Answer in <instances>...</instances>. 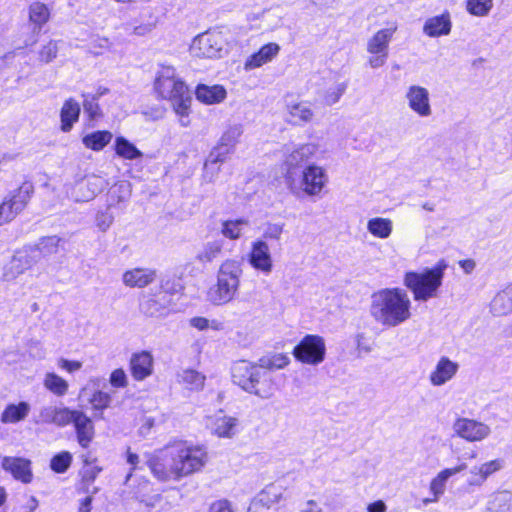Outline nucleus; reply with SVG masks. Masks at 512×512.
<instances>
[{
    "mask_svg": "<svg viewBox=\"0 0 512 512\" xmlns=\"http://www.w3.org/2000/svg\"><path fill=\"white\" fill-rule=\"evenodd\" d=\"M411 301L400 288L381 289L371 296L370 314L379 324L396 327L411 316Z\"/></svg>",
    "mask_w": 512,
    "mask_h": 512,
    "instance_id": "f257e3e1",
    "label": "nucleus"
},
{
    "mask_svg": "<svg viewBox=\"0 0 512 512\" xmlns=\"http://www.w3.org/2000/svg\"><path fill=\"white\" fill-rule=\"evenodd\" d=\"M154 89L159 97L171 102L174 112L180 117L181 126L187 127L190 124L192 96L186 84L176 76L173 67H161L154 81Z\"/></svg>",
    "mask_w": 512,
    "mask_h": 512,
    "instance_id": "f03ea898",
    "label": "nucleus"
},
{
    "mask_svg": "<svg viewBox=\"0 0 512 512\" xmlns=\"http://www.w3.org/2000/svg\"><path fill=\"white\" fill-rule=\"evenodd\" d=\"M447 267L446 261L442 259L432 268L405 273L404 285L412 292L415 301L426 302L438 296Z\"/></svg>",
    "mask_w": 512,
    "mask_h": 512,
    "instance_id": "7ed1b4c3",
    "label": "nucleus"
},
{
    "mask_svg": "<svg viewBox=\"0 0 512 512\" xmlns=\"http://www.w3.org/2000/svg\"><path fill=\"white\" fill-rule=\"evenodd\" d=\"M242 274V263L239 260H224L217 270L215 285L208 291V300L214 305L231 302L239 291Z\"/></svg>",
    "mask_w": 512,
    "mask_h": 512,
    "instance_id": "20e7f679",
    "label": "nucleus"
},
{
    "mask_svg": "<svg viewBox=\"0 0 512 512\" xmlns=\"http://www.w3.org/2000/svg\"><path fill=\"white\" fill-rule=\"evenodd\" d=\"M233 382L244 391L255 394L262 399H269L273 395V388L260 365L242 360L233 364L231 368Z\"/></svg>",
    "mask_w": 512,
    "mask_h": 512,
    "instance_id": "39448f33",
    "label": "nucleus"
},
{
    "mask_svg": "<svg viewBox=\"0 0 512 512\" xmlns=\"http://www.w3.org/2000/svg\"><path fill=\"white\" fill-rule=\"evenodd\" d=\"M286 184L294 193H300L316 197L320 196L329 182L326 169L315 163L306 165L295 174L292 179H286Z\"/></svg>",
    "mask_w": 512,
    "mask_h": 512,
    "instance_id": "423d86ee",
    "label": "nucleus"
},
{
    "mask_svg": "<svg viewBox=\"0 0 512 512\" xmlns=\"http://www.w3.org/2000/svg\"><path fill=\"white\" fill-rule=\"evenodd\" d=\"M170 447L182 478L201 471L208 461L207 452L201 446L176 443Z\"/></svg>",
    "mask_w": 512,
    "mask_h": 512,
    "instance_id": "0eeeda50",
    "label": "nucleus"
},
{
    "mask_svg": "<svg viewBox=\"0 0 512 512\" xmlns=\"http://www.w3.org/2000/svg\"><path fill=\"white\" fill-rule=\"evenodd\" d=\"M397 30L398 24L392 22L387 27L376 31L367 40L366 51L370 54L368 64L371 68L377 69L385 65L389 53V44Z\"/></svg>",
    "mask_w": 512,
    "mask_h": 512,
    "instance_id": "6e6552de",
    "label": "nucleus"
},
{
    "mask_svg": "<svg viewBox=\"0 0 512 512\" xmlns=\"http://www.w3.org/2000/svg\"><path fill=\"white\" fill-rule=\"evenodd\" d=\"M32 194L33 186L30 183H23L10 192L0 202V226L12 222L26 208Z\"/></svg>",
    "mask_w": 512,
    "mask_h": 512,
    "instance_id": "1a4fd4ad",
    "label": "nucleus"
},
{
    "mask_svg": "<svg viewBox=\"0 0 512 512\" xmlns=\"http://www.w3.org/2000/svg\"><path fill=\"white\" fill-rule=\"evenodd\" d=\"M153 476L162 482L180 481L182 479L178 464L169 446L156 451L147 461Z\"/></svg>",
    "mask_w": 512,
    "mask_h": 512,
    "instance_id": "9d476101",
    "label": "nucleus"
},
{
    "mask_svg": "<svg viewBox=\"0 0 512 512\" xmlns=\"http://www.w3.org/2000/svg\"><path fill=\"white\" fill-rule=\"evenodd\" d=\"M191 54L199 58H217L227 53V41L222 31H208L194 38Z\"/></svg>",
    "mask_w": 512,
    "mask_h": 512,
    "instance_id": "9b49d317",
    "label": "nucleus"
},
{
    "mask_svg": "<svg viewBox=\"0 0 512 512\" xmlns=\"http://www.w3.org/2000/svg\"><path fill=\"white\" fill-rule=\"evenodd\" d=\"M319 151V144L314 142L298 144L286 155L283 162L284 177L292 179L309 160L316 157Z\"/></svg>",
    "mask_w": 512,
    "mask_h": 512,
    "instance_id": "f8f14e48",
    "label": "nucleus"
},
{
    "mask_svg": "<svg viewBox=\"0 0 512 512\" xmlns=\"http://www.w3.org/2000/svg\"><path fill=\"white\" fill-rule=\"evenodd\" d=\"M455 436L467 442H481L491 434V427L484 422L467 417H457L452 424Z\"/></svg>",
    "mask_w": 512,
    "mask_h": 512,
    "instance_id": "ddd939ff",
    "label": "nucleus"
},
{
    "mask_svg": "<svg viewBox=\"0 0 512 512\" xmlns=\"http://www.w3.org/2000/svg\"><path fill=\"white\" fill-rule=\"evenodd\" d=\"M407 105L411 111L421 118H428L432 115L430 93L427 88L420 85H411L405 93Z\"/></svg>",
    "mask_w": 512,
    "mask_h": 512,
    "instance_id": "4468645a",
    "label": "nucleus"
},
{
    "mask_svg": "<svg viewBox=\"0 0 512 512\" xmlns=\"http://www.w3.org/2000/svg\"><path fill=\"white\" fill-rule=\"evenodd\" d=\"M104 186V180L98 176H91L75 183L67 193L75 202H88L100 193Z\"/></svg>",
    "mask_w": 512,
    "mask_h": 512,
    "instance_id": "2eb2a0df",
    "label": "nucleus"
},
{
    "mask_svg": "<svg viewBox=\"0 0 512 512\" xmlns=\"http://www.w3.org/2000/svg\"><path fill=\"white\" fill-rule=\"evenodd\" d=\"M250 265L265 275L271 273L273 269V260L268 244L263 240H256L252 243L249 253Z\"/></svg>",
    "mask_w": 512,
    "mask_h": 512,
    "instance_id": "dca6fc26",
    "label": "nucleus"
},
{
    "mask_svg": "<svg viewBox=\"0 0 512 512\" xmlns=\"http://www.w3.org/2000/svg\"><path fill=\"white\" fill-rule=\"evenodd\" d=\"M157 272L152 268H133L122 275L123 284L130 288H144L156 279Z\"/></svg>",
    "mask_w": 512,
    "mask_h": 512,
    "instance_id": "f3484780",
    "label": "nucleus"
},
{
    "mask_svg": "<svg viewBox=\"0 0 512 512\" xmlns=\"http://www.w3.org/2000/svg\"><path fill=\"white\" fill-rule=\"evenodd\" d=\"M467 468L466 463H461L453 468H446L440 471L430 482V492L433 495L432 499H425L424 503L436 502L445 492L446 483L448 479Z\"/></svg>",
    "mask_w": 512,
    "mask_h": 512,
    "instance_id": "a211bd4d",
    "label": "nucleus"
},
{
    "mask_svg": "<svg viewBox=\"0 0 512 512\" xmlns=\"http://www.w3.org/2000/svg\"><path fill=\"white\" fill-rule=\"evenodd\" d=\"M451 29L452 21L448 11L428 18L423 25V33L432 38L447 36L450 34Z\"/></svg>",
    "mask_w": 512,
    "mask_h": 512,
    "instance_id": "6ab92c4d",
    "label": "nucleus"
},
{
    "mask_svg": "<svg viewBox=\"0 0 512 512\" xmlns=\"http://www.w3.org/2000/svg\"><path fill=\"white\" fill-rule=\"evenodd\" d=\"M34 264L32 257L24 251L17 252L3 270V279L12 281L30 269Z\"/></svg>",
    "mask_w": 512,
    "mask_h": 512,
    "instance_id": "aec40b11",
    "label": "nucleus"
},
{
    "mask_svg": "<svg viewBox=\"0 0 512 512\" xmlns=\"http://www.w3.org/2000/svg\"><path fill=\"white\" fill-rule=\"evenodd\" d=\"M279 51L280 46L277 43L265 44L245 60L244 70L251 71L270 63L278 55Z\"/></svg>",
    "mask_w": 512,
    "mask_h": 512,
    "instance_id": "412c9836",
    "label": "nucleus"
},
{
    "mask_svg": "<svg viewBox=\"0 0 512 512\" xmlns=\"http://www.w3.org/2000/svg\"><path fill=\"white\" fill-rule=\"evenodd\" d=\"M30 464L29 460L18 457H4L2 460L3 469L10 472L15 479L26 484L30 483L33 478Z\"/></svg>",
    "mask_w": 512,
    "mask_h": 512,
    "instance_id": "4be33fe9",
    "label": "nucleus"
},
{
    "mask_svg": "<svg viewBox=\"0 0 512 512\" xmlns=\"http://www.w3.org/2000/svg\"><path fill=\"white\" fill-rule=\"evenodd\" d=\"M237 419L219 412L208 418L207 426L218 437L231 438L236 433Z\"/></svg>",
    "mask_w": 512,
    "mask_h": 512,
    "instance_id": "5701e85b",
    "label": "nucleus"
},
{
    "mask_svg": "<svg viewBox=\"0 0 512 512\" xmlns=\"http://www.w3.org/2000/svg\"><path fill=\"white\" fill-rule=\"evenodd\" d=\"M458 371V364L447 357H442L430 373L429 379L432 385L442 386L450 381Z\"/></svg>",
    "mask_w": 512,
    "mask_h": 512,
    "instance_id": "b1692460",
    "label": "nucleus"
},
{
    "mask_svg": "<svg viewBox=\"0 0 512 512\" xmlns=\"http://www.w3.org/2000/svg\"><path fill=\"white\" fill-rule=\"evenodd\" d=\"M229 153L230 149L220 144L210 152L204 164V178L207 181L212 182L214 180L220 171L219 165L226 161Z\"/></svg>",
    "mask_w": 512,
    "mask_h": 512,
    "instance_id": "393cba45",
    "label": "nucleus"
},
{
    "mask_svg": "<svg viewBox=\"0 0 512 512\" xmlns=\"http://www.w3.org/2000/svg\"><path fill=\"white\" fill-rule=\"evenodd\" d=\"M72 423L75 426L79 444L86 448L94 436V426L91 419L82 411L76 410Z\"/></svg>",
    "mask_w": 512,
    "mask_h": 512,
    "instance_id": "a878e982",
    "label": "nucleus"
},
{
    "mask_svg": "<svg viewBox=\"0 0 512 512\" xmlns=\"http://www.w3.org/2000/svg\"><path fill=\"white\" fill-rule=\"evenodd\" d=\"M198 101L206 105H214L223 102L227 97V91L222 85L199 84L195 90Z\"/></svg>",
    "mask_w": 512,
    "mask_h": 512,
    "instance_id": "bb28decb",
    "label": "nucleus"
},
{
    "mask_svg": "<svg viewBox=\"0 0 512 512\" xmlns=\"http://www.w3.org/2000/svg\"><path fill=\"white\" fill-rule=\"evenodd\" d=\"M80 104L73 98L64 101L60 110V129L62 132H70L80 116Z\"/></svg>",
    "mask_w": 512,
    "mask_h": 512,
    "instance_id": "cd10ccee",
    "label": "nucleus"
},
{
    "mask_svg": "<svg viewBox=\"0 0 512 512\" xmlns=\"http://www.w3.org/2000/svg\"><path fill=\"white\" fill-rule=\"evenodd\" d=\"M504 466L503 459H494L488 462L481 464L480 466H475L471 469L470 474L471 478L468 480V483L473 486L482 485L486 479L494 474L495 472L501 470Z\"/></svg>",
    "mask_w": 512,
    "mask_h": 512,
    "instance_id": "c85d7f7f",
    "label": "nucleus"
},
{
    "mask_svg": "<svg viewBox=\"0 0 512 512\" xmlns=\"http://www.w3.org/2000/svg\"><path fill=\"white\" fill-rule=\"evenodd\" d=\"M290 122L294 125L309 123L314 118V110L307 101L292 102L287 105Z\"/></svg>",
    "mask_w": 512,
    "mask_h": 512,
    "instance_id": "c756f323",
    "label": "nucleus"
},
{
    "mask_svg": "<svg viewBox=\"0 0 512 512\" xmlns=\"http://www.w3.org/2000/svg\"><path fill=\"white\" fill-rule=\"evenodd\" d=\"M130 370L137 381L144 380L152 374L153 358L151 354H133L130 360Z\"/></svg>",
    "mask_w": 512,
    "mask_h": 512,
    "instance_id": "7c9ffc66",
    "label": "nucleus"
},
{
    "mask_svg": "<svg viewBox=\"0 0 512 512\" xmlns=\"http://www.w3.org/2000/svg\"><path fill=\"white\" fill-rule=\"evenodd\" d=\"M31 406L27 402L9 404L1 414V422L4 424H15L23 421L29 414Z\"/></svg>",
    "mask_w": 512,
    "mask_h": 512,
    "instance_id": "2f4dec72",
    "label": "nucleus"
},
{
    "mask_svg": "<svg viewBox=\"0 0 512 512\" xmlns=\"http://www.w3.org/2000/svg\"><path fill=\"white\" fill-rule=\"evenodd\" d=\"M285 488L281 485L271 484L261 490L254 498L269 510H272L280 501L284 499Z\"/></svg>",
    "mask_w": 512,
    "mask_h": 512,
    "instance_id": "473e14b6",
    "label": "nucleus"
},
{
    "mask_svg": "<svg viewBox=\"0 0 512 512\" xmlns=\"http://www.w3.org/2000/svg\"><path fill=\"white\" fill-rule=\"evenodd\" d=\"M491 310L497 315H506L512 311V283L498 292L491 302Z\"/></svg>",
    "mask_w": 512,
    "mask_h": 512,
    "instance_id": "72a5a7b5",
    "label": "nucleus"
},
{
    "mask_svg": "<svg viewBox=\"0 0 512 512\" xmlns=\"http://www.w3.org/2000/svg\"><path fill=\"white\" fill-rule=\"evenodd\" d=\"M512 509V492L501 490L493 493L486 505L488 512H509Z\"/></svg>",
    "mask_w": 512,
    "mask_h": 512,
    "instance_id": "f704fd0d",
    "label": "nucleus"
},
{
    "mask_svg": "<svg viewBox=\"0 0 512 512\" xmlns=\"http://www.w3.org/2000/svg\"><path fill=\"white\" fill-rule=\"evenodd\" d=\"M367 231L379 239H387L393 232V221L389 218L374 217L367 221Z\"/></svg>",
    "mask_w": 512,
    "mask_h": 512,
    "instance_id": "c9c22d12",
    "label": "nucleus"
},
{
    "mask_svg": "<svg viewBox=\"0 0 512 512\" xmlns=\"http://www.w3.org/2000/svg\"><path fill=\"white\" fill-rule=\"evenodd\" d=\"M178 382L190 391L203 389L206 377L194 369H183L178 373Z\"/></svg>",
    "mask_w": 512,
    "mask_h": 512,
    "instance_id": "e433bc0d",
    "label": "nucleus"
},
{
    "mask_svg": "<svg viewBox=\"0 0 512 512\" xmlns=\"http://www.w3.org/2000/svg\"><path fill=\"white\" fill-rule=\"evenodd\" d=\"M50 10L41 2H34L29 6V21L33 24V31L39 33L49 21Z\"/></svg>",
    "mask_w": 512,
    "mask_h": 512,
    "instance_id": "4c0bfd02",
    "label": "nucleus"
},
{
    "mask_svg": "<svg viewBox=\"0 0 512 512\" xmlns=\"http://www.w3.org/2000/svg\"><path fill=\"white\" fill-rule=\"evenodd\" d=\"M114 150L117 156L125 160H136L143 156V153L123 136L116 137Z\"/></svg>",
    "mask_w": 512,
    "mask_h": 512,
    "instance_id": "58836bf2",
    "label": "nucleus"
},
{
    "mask_svg": "<svg viewBox=\"0 0 512 512\" xmlns=\"http://www.w3.org/2000/svg\"><path fill=\"white\" fill-rule=\"evenodd\" d=\"M113 135L109 131H95L83 137L82 142L86 148L100 151L111 142Z\"/></svg>",
    "mask_w": 512,
    "mask_h": 512,
    "instance_id": "ea45409f",
    "label": "nucleus"
},
{
    "mask_svg": "<svg viewBox=\"0 0 512 512\" xmlns=\"http://www.w3.org/2000/svg\"><path fill=\"white\" fill-rule=\"evenodd\" d=\"M325 349L326 345L323 337L309 334L293 348L292 352H325Z\"/></svg>",
    "mask_w": 512,
    "mask_h": 512,
    "instance_id": "a19ab883",
    "label": "nucleus"
},
{
    "mask_svg": "<svg viewBox=\"0 0 512 512\" xmlns=\"http://www.w3.org/2000/svg\"><path fill=\"white\" fill-rule=\"evenodd\" d=\"M248 225L249 222L245 219L226 220L222 223L221 233L230 240H237L242 236L244 228Z\"/></svg>",
    "mask_w": 512,
    "mask_h": 512,
    "instance_id": "79ce46f5",
    "label": "nucleus"
},
{
    "mask_svg": "<svg viewBox=\"0 0 512 512\" xmlns=\"http://www.w3.org/2000/svg\"><path fill=\"white\" fill-rule=\"evenodd\" d=\"M223 243L220 240L207 242L197 253L196 259L200 263H210L216 259L222 252Z\"/></svg>",
    "mask_w": 512,
    "mask_h": 512,
    "instance_id": "37998d69",
    "label": "nucleus"
},
{
    "mask_svg": "<svg viewBox=\"0 0 512 512\" xmlns=\"http://www.w3.org/2000/svg\"><path fill=\"white\" fill-rule=\"evenodd\" d=\"M43 383L47 390L57 396H63L68 391L67 381L55 373H47Z\"/></svg>",
    "mask_w": 512,
    "mask_h": 512,
    "instance_id": "c03bdc74",
    "label": "nucleus"
},
{
    "mask_svg": "<svg viewBox=\"0 0 512 512\" xmlns=\"http://www.w3.org/2000/svg\"><path fill=\"white\" fill-rule=\"evenodd\" d=\"M259 361L261 368L270 370L282 369L288 364L285 354H265Z\"/></svg>",
    "mask_w": 512,
    "mask_h": 512,
    "instance_id": "a18cd8bd",
    "label": "nucleus"
},
{
    "mask_svg": "<svg viewBox=\"0 0 512 512\" xmlns=\"http://www.w3.org/2000/svg\"><path fill=\"white\" fill-rule=\"evenodd\" d=\"M493 7V0H467L466 9L474 16H486Z\"/></svg>",
    "mask_w": 512,
    "mask_h": 512,
    "instance_id": "49530a36",
    "label": "nucleus"
},
{
    "mask_svg": "<svg viewBox=\"0 0 512 512\" xmlns=\"http://www.w3.org/2000/svg\"><path fill=\"white\" fill-rule=\"evenodd\" d=\"M242 133V126L239 124L228 127L220 138V145L230 149L235 146Z\"/></svg>",
    "mask_w": 512,
    "mask_h": 512,
    "instance_id": "de8ad7c7",
    "label": "nucleus"
},
{
    "mask_svg": "<svg viewBox=\"0 0 512 512\" xmlns=\"http://www.w3.org/2000/svg\"><path fill=\"white\" fill-rule=\"evenodd\" d=\"M72 459V455L69 452H60L52 457L50 461V468L55 473H64L70 467Z\"/></svg>",
    "mask_w": 512,
    "mask_h": 512,
    "instance_id": "09e8293b",
    "label": "nucleus"
},
{
    "mask_svg": "<svg viewBox=\"0 0 512 512\" xmlns=\"http://www.w3.org/2000/svg\"><path fill=\"white\" fill-rule=\"evenodd\" d=\"M83 109L85 113L88 114L90 119H96L100 116V107L97 101V97L95 96H89V95H83Z\"/></svg>",
    "mask_w": 512,
    "mask_h": 512,
    "instance_id": "8fccbe9b",
    "label": "nucleus"
},
{
    "mask_svg": "<svg viewBox=\"0 0 512 512\" xmlns=\"http://www.w3.org/2000/svg\"><path fill=\"white\" fill-rule=\"evenodd\" d=\"M58 53V45L56 41H49L39 51V60L44 63H49L56 58Z\"/></svg>",
    "mask_w": 512,
    "mask_h": 512,
    "instance_id": "3c124183",
    "label": "nucleus"
},
{
    "mask_svg": "<svg viewBox=\"0 0 512 512\" xmlns=\"http://www.w3.org/2000/svg\"><path fill=\"white\" fill-rule=\"evenodd\" d=\"M92 408L95 410H103L107 408L111 402V396L102 391H96L89 399Z\"/></svg>",
    "mask_w": 512,
    "mask_h": 512,
    "instance_id": "603ef678",
    "label": "nucleus"
},
{
    "mask_svg": "<svg viewBox=\"0 0 512 512\" xmlns=\"http://www.w3.org/2000/svg\"><path fill=\"white\" fill-rule=\"evenodd\" d=\"M75 412L67 407H57L55 425L63 427L72 423Z\"/></svg>",
    "mask_w": 512,
    "mask_h": 512,
    "instance_id": "864d4df0",
    "label": "nucleus"
},
{
    "mask_svg": "<svg viewBox=\"0 0 512 512\" xmlns=\"http://www.w3.org/2000/svg\"><path fill=\"white\" fill-rule=\"evenodd\" d=\"M109 381L115 388H124L128 384L127 375L122 369H115L111 373Z\"/></svg>",
    "mask_w": 512,
    "mask_h": 512,
    "instance_id": "5fc2aeb1",
    "label": "nucleus"
},
{
    "mask_svg": "<svg viewBox=\"0 0 512 512\" xmlns=\"http://www.w3.org/2000/svg\"><path fill=\"white\" fill-rule=\"evenodd\" d=\"M57 406L42 407L39 412V420L45 424H54L56 420Z\"/></svg>",
    "mask_w": 512,
    "mask_h": 512,
    "instance_id": "6e6d98bb",
    "label": "nucleus"
},
{
    "mask_svg": "<svg viewBox=\"0 0 512 512\" xmlns=\"http://www.w3.org/2000/svg\"><path fill=\"white\" fill-rule=\"evenodd\" d=\"M191 326L198 330H205L208 328L218 329L219 323L215 320L209 321L204 317H194L190 320Z\"/></svg>",
    "mask_w": 512,
    "mask_h": 512,
    "instance_id": "4d7b16f0",
    "label": "nucleus"
},
{
    "mask_svg": "<svg viewBox=\"0 0 512 512\" xmlns=\"http://www.w3.org/2000/svg\"><path fill=\"white\" fill-rule=\"evenodd\" d=\"M296 359L304 364L317 365L324 360V354H294Z\"/></svg>",
    "mask_w": 512,
    "mask_h": 512,
    "instance_id": "13d9d810",
    "label": "nucleus"
},
{
    "mask_svg": "<svg viewBox=\"0 0 512 512\" xmlns=\"http://www.w3.org/2000/svg\"><path fill=\"white\" fill-rule=\"evenodd\" d=\"M344 90H345V87L343 85H339V86L327 91V93L325 95V103L327 105L335 104L340 99L342 94L344 93Z\"/></svg>",
    "mask_w": 512,
    "mask_h": 512,
    "instance_id": "bf43d9fd",
    "label": "nucleus"
},
{
    "mask_svg": "<svg viewBox=\"0 0 512 512\" xmlns=\"http://www.w3.org/2000/svg\"><path fill=\"white\" fill-rule=\"evenodd\" d=\"M283 232V226L280 224H269L263 233L264 238L278 240Z\"/></svg>",
    "mask_w": 512,
    "mask_h": 512,
    "instance_id": "052dcab7",
    "label": "nucleus"
},
{
    "mask_svg": "<svg viewBox=\"0 0 512 512\" xmlns=\"http://www.w3.org/2000/svg\"><path fill=\"white\" fill-rule=\"evenodd\" d=\"M141 310L147 316H155L159 310V303L154 299H148L141 304Z\"/></svg>",
    "mask_w": 512,
    "mask_h": 512,
    "instance_id": "680f3d73",
    "label": "nucleus"
},
{
    "mask_svg": "<svg viewBox=\"0 0 512 512\" xmlns=\"http://www.w3.org/2000/svg\"><path fill=\"white\" fill-rule=\"evenodd\" d=\"M97 226L102 230L106 231L113 222V217L107 212L99 213L96 218Z\"/></svg>",
    "mask_w": 512,
    "mask_h": 512,
    "instance_id": "e2e57ef3",
    "label": "nucleus"
},
{
    "mask_svg": "<svg viewBox=\"0 0 512 512\" xmlns=\"http://www.w3.org/2000/svg\"><path fill=\"white\" fill-rule=\"evenodd\" d=\"M58 365L69 373L78 371L82 367V363L80 361H70L63 358L58 361Z\"/></svg>",
    "mask_w": 512,
    "mask_h": 512,
    "instance_id": "0e129e2a",
    "label": "nucleus"
},
{
    "mask_svg": "<svg viewBox=\"0 0 512 512\" xmlns=\"http://www.w3.org/2000/svg\"><path fill=\"white\" fill-rule=\"evenodd\" d=\"M136 494L139 501L141 503H144L147 507H154L156 503L159 501L158 494L148 495L145 493H141L140 491L137 492Z\"/></svg>",
    "mask_w": 512,
    "mask_h": 512,
    "instance_id": "69168bd1",
    "label": "nucleus"
},
{
    "mask_svg": "<svg viewBox=\"0 0 512 512\" xmlns=\"http://www.w3.org/2000/svg\"><path fill=\"white\" fill-rule=\"evenodd\" d=\"M209 512H233V510L227 500H219L210 506Z\"/></svg>",
    "mask_w": 512,
    "mask_h": 512,
    "instance_id": "338daca9",
    "label": "nucleus"
},
{
    "mask_svg": "<svg viewBox=\"0 0 512 512\" xmlns=\"http://www.w3.org/2000/svg\"><path fill=\"white\" fill-rule=\"evenodd\" d=\"M247 512H271L266 505L253 498Z\"/></svg>",
    "mask_w": 512,
    "mask_h": 512,
    "instance_id": "774afa93",
    "label": "nucleus"
}]
</instances>
